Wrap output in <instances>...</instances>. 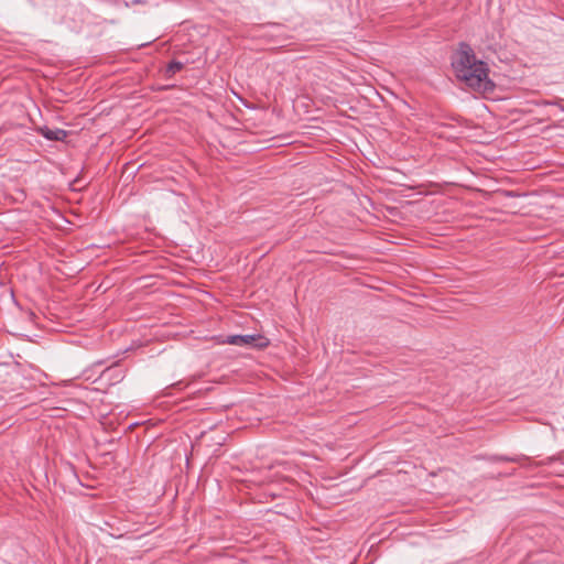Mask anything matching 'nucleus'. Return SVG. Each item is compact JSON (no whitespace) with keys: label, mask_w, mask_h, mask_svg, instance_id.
<instances>
[{"label":"nucleus","mask_w":564,"mask_h":564,"mask_svg":"<svg viewBox=\"0 0 564 564\" xmlns=\"http://www.w3.org/2000/svg\"><path fill=\"white\" fill-rule=\"evenodd\" d=\"M452 67L456 78L475 90H487L494 86L489 79L488 65L476 57L467 43H459L452 56Z\"/></svg>","instance_id":"obj_1"},{"label":"nucleus","mask_w":564,"mask_h":564,"mask_svg":"<svg viewBox=\"0 0 564 564\" xmlns=\"http://www.w3.org/2000/svg\"><path fill=\"white\" fill-rule=\"evenodd\" d=\"M221 343L234 346H252L262 348L268 345V339L261 335H229Z\"/></svg>","instance_id":"obj_2"},{"label":"nucleus","mask_w":564,"mask_h":564,"mask_svg":"<svg viewBox=\"0 0 564 564\" xmlns=\"http://www.w3.org/2000/svg\"><path fill=\"white\" fill-rule=\"evenodd\" d=\"M40 133L41 135H43L45 139L47 140H51V141H63L65 140V138L67 137V132L63 129H51L46 126L40 128Z\"/></svg>","instance_id":"obj_3"},{"label":"nucleus","mask_w":564,"mask_h":564,"mask_svg":"<svg viewBox=\"0 0 564 564\" xmlns=\"http://www.w3.org/2000/svg\"><path fill=\"white\" fill-rule=\"evenodd\" d=\"M183 67H184L183 63H181L178 61H172L167 64V66L165 68V76L171 77L174 74H176L177 72H180L181 69H183Z\"/></svg>","instance_id":"obj_4"},{"label":"nucleus","mask_w":564,"mask_h":564,"mask_svg":"<svg viewBox=\"0 0 564 564\" xmlns=\"http://www.w3.org/2000/svg\"><path fill=\"white\" fill-rule=\"evenodd\" d=\"M494 459L495 460H501V462H517L516 458H509V457H506V456H495Z\"/></svg>","instance_id":"obj_5"},{"label":"nucleus","mask_w":564,"mask_h":564,"mask_svg":"<svg viewBox=\"0 0 564 564\" xmlns=\"http://www.w3.org/2000/svg\"><path fill=\"white\" fill-rule=\"evenodd\" d=\"M547 105H557L562 111H564V105L562 104H555V102H546Z\"/></svg>","instance_id":"obj_6"},{"label":"nucleus","mask_w":564,"mask_h":564,"mask_svg":"<svg viewBox=\"0 0 564 564\" xmlns=\"http://www.w3.org/2000/svg\"><path fill=\"white\" fill-rule=\"evenodd\" d=\"M399 102L402 105V106H406V104L402 100H399Z\"/></svg>","instance_id":"obj_7"}]
</instances>
